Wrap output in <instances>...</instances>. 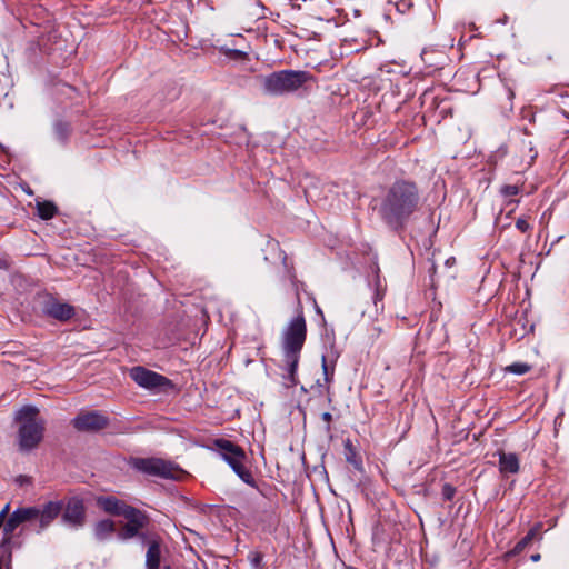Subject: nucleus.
Wrapping results in <instances>:
<instances>
[{
    "instance_id": "obj_1",
    "label": "nucleus",
    "mask_w": 569,
    "mask_h": 569,
    "mask_svg": "<svg viewBox=\"0 0 569 569\" xmlns=\"http://www.w3.org/2000/svg\"><path fill=\"white\" fill-rule=\"evenodd\" d=\"M419 186L411 179H396L376 200L373 210L382 224L395 233L403 232L422 207Z\"/></svg>"
},
{
    "instance_id": "obj_2",
    "label": "nucleus",
    "mask_w": 569,
    "mask_h": 569,
    "mask_svg": "<svg viewBox=\"0 0 569 569\" xmlns=\"http://www.w3.org/2000/svg\"><path fill=\"white\" fill-rule=\"evenodd\" d=\"M306 339L307 322L298 299L297 315L287 323L281 333V368L286 371L283 380L287 387H295L298 383L297 371Z\"/></svg>"
},
{
    "instance_id": "obj_3",
    "label": "nucleus",
    "mask_w": 569,
    "mask_h": 569,
    "mask_svg": "<svg viewBox=\"0 0 569 569\" xmlns=\"http://www.w3.org/2000/svg\"><path fill=\"white\" fill-rule=\"evenodd\" d=\"M264 96L269 97H301L311 91L316 78L306 70L282 69L269 74L257 77Z\"/></svg>"
},
{
    "instance_id": "obj_4",
    "label": "nucleus",
    "mask_w": 569,
    "mask_h": 569,
    "mask_svg": "<svg viewBox=\"0 0 569 569\" xmlns=\"http://www.w3.org/2000/svg\"><path fill=\"white\" fill-rule=\"evenodd\" d=\"M62 509V501H48L42 506L19 507L4 520L3 528L14 533L19 526L29 523L30 530L40 535L59 517Z\"/></svg>"
},
{
    "instance_id": "obj_5",
    "label": "nucleus",
    "mask_w": 569,
    "mask_h": 569,
    "mask_svg": "<svg viewBox=\"0 0 569 569\" xmlns=\"http://www.w3.org/2000/svg\"><path fill=\"white\" fill-rule=\"evenodd\" d=\"M39 409L23 406L16 412V421L20 423L18 443L20 451L28 452L37 448L43 439L44 421L38 418Z\"/></svg>"
},
{
    "instance_id": "obj_6",
    "label": "nucleus",
    "mask_w": 569,
    "mask_h": 569,
    "mask_svg": "<svg viewBox=\"0 0 569 569\" xmlns=\"http://www.w3.org/2000/svg\"><path fill=\"white\" fill-rule=\"evenodd\" d=\"M214 446L221 458L230 466L233 472L247 485L257 488V482L249 469L244 467L247 459L243 449L234 442L227 439H217Z\"/></svg>"
},
{
    "instance_id": "obj_7",
    "label": "nucleus",
    "mask_w": 569,
    "mask_h": 569,
    "mask_svg": "<svg viewBox=\"0 0 569 569\" xmlns=\"http://www.w3.org/2000/svg\"><path fill=\"white\" fill-rule=\"evenodd\" d=\"M129 465L136 471L162 479L179 480L184 471L174 462L161 458H131Z\"/></svg>"
},
{
    "instance_id": "obj_8",
    "label": "nucleus",
    "mask_w": 569,
    "mask_h": 569,
    "mask_svg": "<svg viewBox=\"0 0 569 569\" xmlns=\"http://www.w3.org/2000/svg\"><path fill=\"white\" fill-rule=\"evenodd\" d=\"M129 377L139 386L144 389L153 390L164 387H171L172 382L169 378L149 370L142 366L132 367L129 370Z\"/></svg>"
},
{
    "instance_id": "obj_9",
    "label": "nucleus",
    "mask_w": 569,
    "mask_h": 569,
    "mask_svg": "<svg viewBox=\"0 0 569 569\" xmlns=\"http://www.w3.org/2000/svg\"><path fill=\"white\" fill-rule=\"evenodd\" d=\"M74 429L81 432H98L109 426V418L98 410L80 412L72 421Z\"/></svg>"
},
{
    "instance_id": "obj_10",
    "label": "nucleus",
    "mask_w": 569,
    "mask_h": 569,
    "mask_svg": "<svg viewBox=\"0 0 569 569\" xmlns=\"http://www.w3.org/2000/svg\"><path fill=\"white\" fill-rule=\"evenodd\" d=\"M127 523L122 527L119 538L129 540L140 535V531L149 525V516L147 512L132 507L123 517Z\"/></svg>"
},
{
    "instance_id": "obj_11",
    "label": "nucleus",
    "mask_w": 569,
    "mask_h": 569,
    "mask_svg": "<svg viewBox=\"0 0 569 569\" xmlns=\"http://www.w3.org/2000/svg\"><path fill=\"white\" fill-rule=\"evenodd\" d=\"M42 313L54 320L66 322L74 317L76 309L72 305L61 302L57 298L49 296L42 305Z\"/></svg>"
},
{
    "instance_id": "obj_12",
    "label": "nucleus",
    "mask_w": 569,
    "mask_h": 569,
    "mask_svg": "<svg viewBox=\"0 0 569 569\" xmlns=\"http://www.w3.org/2000/svg\"><path fill=\"white\" fill-rule=\"evenodd\" d=\"M96 505L103 512L114 517H124L133 507L114 496H98L96 498Z\"/></svg>"
},
{
    "instance_id": "obj_13",
    "label": "nucleus",
    "mask_w": 569,
    "mask_h": 569,
    "mask_svg": "<svg viewBox=\"0 0 569 569\" xmlns=\"http://www.w3.org/2000/svg\"><path fill=\"white\" fill-rule=\"evenodd\" d=\"M62 519L66 523L73 527H82L86 520V508L83 501L78 498H72L68 501Z\"/></svg>"
},
{
    "instance_id": "obj_14",
    "label": "nucleus",
    "mask_w": 569,
    "mask_h": 569,
    "mask_svg": "<svg viewBox=\"0 0 569 569\" xmlns=\"http://www.w3.org/2000/svg\"><path fill=\"white\" fill-rule=\"evenodd\" d=\"M162 539L159 535H152L146 555L147 569H160Z\"/></svg>"
},
{
    "instance_id": "obj_15",
    "label": "nucleus",
    "mask_w": 569,
    "mask_h": 569,
    "mask_svg": "<svg viewBox=\"0 0 569 569\" xmlns=\"http://www.w3.org/2000/svg\"><path fill=\"white\" fill-rule=\"evenodd\" d=\"M499 457V471L503 475L507 473H517L520 469L519 458L513 452H505L499 450L497 452Z\"/></svg>"
},
{
    "instance_id": "obj_16",
    "label": "nucleus",
    "mask_w": 569,
    "mask_h": 569,
    "mask_svg": "<svg viewBox=\"0 0 569 569\" xmlns=\"http://www.w3.org/2000/svg\"><path fill=\"white\" fill-rule=\"evenodd\" d=\"M338 357L339 353L333 348H331L326 355H322L321 367L326 383H330L333 380L335 366Z\"/></svg>"
},
{
    "instance_id": "obj_17",
    "label": "nucleus",
    "mask_w": 569,
    "mask_h": 569,
    "mask_svg": "<svg viewBox=\"0 0 569 569\" xmlns=\"http://www.w3.org/2000/svg\"><path fill=\"white\" fill-rule=\"evenodd\" d=\"M116 531V523L111 519H102L94 523L93 535L98 541L108 540Z\"/></svg>"
},
{
    "instance_id": "obj_18",
    "label": "nucleus",
    "mask_w": 569,
    "mask_h": 569,
    "mask_svg": "<svg viewBox=\"0 0 569 569\" xmlns=\"http://www.w3.org/2000/svg\"><path fill=\"white\" fill-rule=\"evenodd\" d=\"M513 87L508 82H503L500 98V109L503 116L508 117L513 111Z\"/></svg>"
},
{
    "instance_id": "obj_19",
    "label": "nucleus",
    "mask_w": 569,
    "mask_h": 569,
    "mask_svg": "<svg viewBox=\"0 0 569 569\" xmlns=\"http://www.w3.org/2000/svg\"><path fill=\"white\" fill-rule=\"evenodd\" d=\"M71 132H72V128L69 122L63 121V120H57L53 123L54 138L62 146H66L68 143Z\"/></svg>"
},
{
    "instance_id": "obj_20",
    "label": "nucleus",
    "mask_w": 569,
    "mask_h": 569,
    "mask_svg": "<svg viewBox=\"0 0 569 569\" xmlns=\"http://www.w3.org/2000/svg\"><path fill=\"white\" fill-rule=\"evenodd\" d=\"M21 543L16 541L14 538H6L1 539L0 542V551H1V558L6 561V567H9V565L12 562V550L14 548H20Z\"/></svg>"
},
{
    "instance_id": "obj_21",
    "label": "nucleus",
    "mask_w": 569,
    "mask_h": 569,
    "mask_svg": "<svg viewBox=\"0 0 569 569\" xmlns=\"http://www.w3.org/2000/svg\"><path fill=\"white\" fill-rule=\"evenodd\" d=\"M346 461L355 467L357 470L362 469V459L358 456L356 448L350 439L343 442Z\"/></svg>"
},
{
    "instance_id": "obj_22",
    "label": "nucleus",
    "mask_w": 569,
    "mask_h": 569,
    "mask_svg": "<svg viewBox=\"0 0 569 569\" xmlns=\"http://www.w3.org/2000/svg\"><path fill=\"white\" fill-rule=\"evenodd\" d=\"M58 212L57 206L51 201H38L37 214L42 220L52 219Z\"/></svg>"
},
{
    "instance_id": "obj_23",
    "label": "nucleus",
    "mask_w": 569,
    "mask_h": 569,
    "mask_svg": "<svg viewBox=\"0 0 569 569\" xmlns=\"http://www.w3.org/2000/svg\"><path fill=\"white\" fill-rule=\"evenodd\" d=\"M219 52L232 61L244 62L249 60V53L246 50L232 49L227 46H221L219 48Z\"/></svg>"
},
{
    "instance_id": "obj_24",
    "label": "nucleus",
    "mask_w": 569,
    "mask_h": 569,
    "mask_svg": "<svg viewBox=\"0 0 569 569\" xmlns=\"http://www.w3.org/2000/svg\"><path fill=\"white\" fill-rule=\"evenodd\" d=\"M531 542L532 541L530 540V538L525 536L515 545V547L511 550L506 552V558H512L520 555Z\"/></svg>"
},
{
    "instance_id": "obj_25",
    "label": "nucleus",
    "mask_w": 569,
    "mask_h": 569,
    "mask_svg": "<svg viewBox=\"0 0 569 569\" xmlns=\"http://www.w3.org/2000/svg\"><path fill=\"white\" fill-rule=\"evenodd\" d=\"M248 561L252 569H263V553L260 551H250L248 553Z\"/></svg>"
},
{
    "instance_id": "obj_26",
    "label": "nucleus",
    "mask_w": 569,
    "mask_h": 569,
    "mask_svg": "<svg viewBox=\"0 0 569 569\" xmlns=\"http://www.w3.org/2000/svg\"><path fill=\"white\" fill-rule=\"evenodd\" d=\"M530 370V366L523 362H513L507 367V371L513 375H525Z\"/></svg>"
},
{
    "instance_id": "obj_27",
    "label": "nucleus",
    "mask_w": 569,
    "mask_h": 569,
    "mask_svg": "<svg viewBox=\"0 0 569 569\" xmlns=\"http://www.w3.org/2000/svg\"><path fill=\"white\" fill-rule=\"evenodd\" d=\"M436 53L440 54V56H441V58L443 59V53H442V52L427 51V50H423V51H422V53H421V58H422V60H423V62H425L426 64H428L429 67H433V68H436V69H437V68H439V64H441V63H440V62H435V61H433L432 56H433V54H436Z\"/></svg>"
},
{
    "instance_id": "obj_28",
    "label": "nucleus",
    "mask_w": 569,
    "mask_h": 569,
    "mask_svg": "<svg viewBox=\"0 0 569 569\" xmlns=\"http://www.w3.org/2000/svg\"><path fill=\"white\" fill-rule=\"evenodd\" d=\"M521 192V187L517 184H503L500 188V193L505 198L517 196Z\"/></svg>"
},
{
    "instance_id": "obj_29",
    "label": "nucleus",
    "mask_w": 569,
    "mask_h": 569,
    "mask_svg": "<svg viewBox=\"0 0 569 569\" xmlns=\"http://www.w3.org/2000/svg\"><path fill=\"white\" fill-rule=\"evenodd\" d=\"M456 492H457V489L455 486H452L451 483H443L442 488H441V496H442V499L446 500V501H451L455 496H456Z\"/></svg>"
},
{
    "instance_id": "obj_30",
    "label": "nucleus",
    "mask_w": 569,
    "mask_h": 569,
    "mask_svg": "<svg viewBox=\"0 0 569 569\" xmlns=\"http://www.w3.org/2000/svg\"><path fill=\"white\" fill-rule=\"evenodd\" d=\"M330 383H326V382H321L320 380H317L316 383L312 386V388H317V391L320 396L322 395H327V400L329 403L332 402V397H331V393H330V387H329Z\"/></svg>"
},
{
    "instance_id": "obj_31",
    "label": "nucleus",
    "mask_w": 569,
    "mask_h": 569,
    "mask_svg": "<svg viewBox=\"0 0 569 569\" xmlns=\"http://www.w3.org/2000/svg\"><path fill=\"white\" fill-rule=\"evenodd\" d=\"M542 522H536L530 529L529 531L527 532V537L530 538V540H535V539H538L539 541L542 540V535H541V530H542Z\"/></svg>"
},
{
    "instance_id": "obj_32",
    "label": "nucleus",
    "mask_w": 569,
    "mask_h": 569,
    "mask_svg": "<svg viewBox=\"0 0 569 569\" xmlns=\"http://www.w3.org/2000/svg\"><path fill=\"white\" fill-rule=\"evenodd\" d=\"M385 296V289H382L379 276L376 277V289L372 296V300L375 306H378V302H381Z\"/></svg>"
},
{
    "instance_id": "obj_33",
    "label": "nucleus",
    "mask_w": 569,
    "mask_h": 569,
    "mask_svg": "<svg viewBox=\"0 0 569 569\" xmlns=\"http://www.w3.org/2000/svg\"><path fill=\"white\" fill-rule=\"evenodd\" d=\"M516 228L522 233L529 232L532 229L531 224L526 218H518L516 220Z\"/></svg>"
},
{
    "instance_id": "obj_34",
    "label": "nucleus",
    "mask_w": 569,
    "mask_h": 569,
    "mask_svg": "<svg viewBox=\"0 0 569 569\" xmlns=\"http://www.w3.org/2000/svg\"><path fill=\"white\" fill-rule=\"evenodd\" d=\"M321 419L326 423L323 430H325L326 433L329 435L331 432V430H332V428H331V422H332V419H333L332 415L330 412H323L321 415Z\"/></svg>"
},
{
    "instance_id": "obj_35",
    "label": "nucleus",
    "mask_w": 569,
    "mask_h": 569,
    "mask_svg": "<svg viewBox=\"0 0 569 569\" xmlns=\"http://www.w3.org/2000/svg\"><path fill=\"white\" fill-rule=\"evenodd\" d=\"M10 268V260L7 254L0 256V270H8Z\"/></svg>"
},
{
    "instance_id": "obj_36",
    "label": "nucleus",
    "mask_w": 569,
    "mask_h": 569,
    "mask_svg": "<svg viewBox=\"0 0 569 569\" xmlns=\"http://www.w3.org/2000/svg\"><path fill=\"white\" fill-rule=\"evenodd\" d=\"M153 533H148V532H143L142 530L140 531V535L136 536V538H139V540L141 541L142 545H148L149 546V540H150V537L152 536Z\"/></svg>"
},
{
    "instance_id": "obj_37",
    "label": "nucleus",
    "mask_w": 569,
    "mask_h": 569,
    "mask_svg": "<svg viewBox=\"0 0 569 569\" xmlns=\"http://www.w3.org/2000/svg\"><path fill=\"white\" fill-rule=\"evenodd\" d=\"M14 537H16V535L12 531H9L2 527V539L14 538Z\"/></svg>"
},
{
    "instance_id": "obj_38",
    "label": "nucleus",
    "mask_w": 569,
    "mask_h": 569,
    "mask_svg": "<svg viewBox=\"0 0 569 569\" xmlns=\"http://www.w3.org/2000/svg\"><path fill=\"white\" fill-rule=\"evenodd\" d=\"M9 509H10V503H7L4 506V508L0 511V516L3 515V520H6L7 516H9Z\"/></svg>"
},
{
    "instance_id": "obj_39",
    "label": "nucleus",
    "mask_w": 569,
    "mask_h": 569,
    "mask_svg": "<svg viewBox=\"0 0 569 569\" xmlns=\"http://www.w3.org/2000/svg\"><path fill=\"white\" fill-rule=\"evenodd\" d=\"M408 7H409V3H407L406 0H402L401 2H399L397 4V8H398L399 11H405V9L408 8Z\"/></svg>"
},
{
    "instance_id": "obj_40",
    "label": "nucleus",
    "mask_w": 569,
    "mask_h": 569,
    "mask_svg": "<svg viewBox=\"0 0 569 569\" xmlns=\"http://www.w3.org/2000/svg\"><path fill=\"white\" fill-rule=\"evenodd\" d=\"M530 559L533 562H538L541 559V555L540 553H533V555L530 556Z\"/></svg>"
},
{
    "instance_id": "obj_41",
    "label": "nucleus",
    "mask_w": 569,
    "mask_h": 569,
    "mask_svg": "<svg viewBox=\"0 0 569 569\" xmlns=\"http://www.w3.org/2000/svg\"><path fill=\"white\" fill-rule=\"evenodd\" d=\"M288 273H289V278L292 282L296 281V273L293 272V270L289 269L288 270Z\"/></svg>"
},
{
    "instance_id": "obj_42",
    "label": "nucleus",
    "mask_w": 569,
    "mask_h": 569,
    "mask_svg": "<svg viewBox=\"0 0 569 569\" xmlns=\"http://www.w3.org/2000/svg\"><path fill=\"white\" fill-rule=\"evenodd\" d=\"M293 6L300 7L299 2H306L307 0H290Z\"/></svg>"
},
{
    "instance_id": "obj_43",
    "label": "nucleus",
    "mask_w": 569,
    "mask_h": 569,
    "mask_svg": "<svg viewBox=\"0 0 569 569\" xmlns=\"http://www.w3.org/2000/svg\"><path fill=\"white\" fill-rule=\"evenodd\" d=\"M3 522H4V520H3V515H2V516H0V529L3 527Z\"/></svg>"
},
{
    "instance_id": "obj_44",
    "label": "nucleus",
    "mask_w": 569,
    "mask_h": 569,
    "mask_svg": "<svg viewBox=\"0 0 569 569\" xmlns=\"http://www.w3.org/2000/svg\"><path fill=\"white\" fill-rule=\"evenodd\" d=\"M520 201L519 200H509V204L513 203V204H518Z\"/></svg>"
},
{
    "instance_id": "obj_45",
    "label": "nucleus",
    "mask_w": 569,
    "mask_h": 569,
    "mask_svg": "<svg viewBox=\"0 0 569 569\" xmlns=\"http://www.w3.org/2000/svg\"><path fill=\"white\" fill-rule=\"evenodd\" d=\"M3 566H6V561L3 559H0V569H2Z\"/></svg>"
},
{
    "instance_id": "obj_46",
    "label": "nucleus",
    "mask_w": 569,
    "mask_h": 569,
    "mask_svg": "<svg viewBox=\"0 0 569 569\" xmlns=\"http://www.w3.org/2000/svg\"><path fill=\"white\" fill-rule=\"evenodd\" d=\"M316 312H318V313L322 315V311H321V309L319 308V306H318V305H316Z\"/></svg>"
},
{
    "instance_id": "obj_47",
    "label": "nucleus",
    "mask_w": 569,
    "mask_h": 569,
    "mask_svg": "<svg viewBox=\"0 0 569 569\" xmlns=\"http://www.w3.org/2000/svg\"><path fill=\"white\" fill-rule=\"evenodd\" d=\"M283 264L287 267V257L283 258Z\"/></svg>"
},
{
    "instance_id": "obj_48",
    "label": "nucleus",
    "mask_w": 569,
    "mask_h": 569,
    "mask_svg": "<svg viewBox=\"0 0 569 569\" xmlns=\"http://www.w3.org/2000/svg\"><path fill=\"white\" fill-rule=\"evenodd\" d=\"M6 569H11V563L9 565V567H6Z\"/></svg>"
},
{
    "instance_id": "obj_49",
    "label": "nucleus",
    "mask_w": 569,
    "mask_h": 569,
    "mask_svg": "<svg viewBox=\"0 0 569 569\" xmlns=\"http://www.w3.org/2000/svg\"><path fill=\"white\" fill-rule=\"evenodd\" d=\"M166 569H170V567H166Z\"/></svg>"
}]
</instances>
